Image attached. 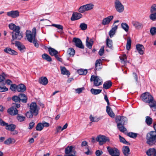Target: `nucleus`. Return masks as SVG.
I'll return each instance as SVG.
<instances>
[{"label": "nucleus", "instance_id": "nucleus-4", "mask_svg": "<svg viewBox=\"0 0 156 156\" xmlns=\"http://www.w3.org/2000/svg\"><path fill=\"white\" fill-rule=\"evenodd\" d=\"M94 5L92 4H88L80 6L79 9V11L80 13H83L86 11L90 10L94 8Z\"/></svg>", "mask_w": 156, "mask_h": 156}, {"label": "nucleus", "instance_id": "nucleus-9", "mask_svg": "<svg viewBox=\"0 0 156 156\" xmlns=\"http://www.w3.org/2000/svg\"><path fill=\"white\" fill-rule=\"evenodd\" d=\"M90 81H94V84L95 86H98L102 84V82L101 81L99 78L98 76H95L94 75H92L91 76Z\"/></svg>", "mask_w": 156, "mask_h": 156}, {"label": "nucleus", "instance_id": "nucleus-29", "mask_svg": "<svg viewBox=\"0 0 156 156\" xmlns=\"http://www.w3.org/2000/svg\"><path fill=\"white\" fill-rule=\"evenodd\" d=\"M39 83L43 85H46L48 83L47 78L45 77H41L39 80Z\"/></svg>", "mask_w": 156, "mask_h": 156}, {"label": "nucleus", "instance_id": "nucleus-39", "mask_svg": "<svg viewBox=\"0 0 156 156\" xmlns=\"http://www.w3.org/2000/svg\"><path fill=\"white\" fill-rule=\"evenodd\" d=\"M102 90L101 89H95L92 88L90 90V92L93 94L96 95L98 94L101 93Z\"/></svg>", "mask_w": 156, "mask_h": 156}, {"label": "nucleus", "instance_id": "nucleus-28", "mask_svg": "<svg viewBox=\"0 0 156 156\" xmlns=\"http://www.w3.org/2000/svg\"><path fill=\"white\" fill-rule=\"evenodd\" d=\"M89 38L88 37H87L86 40V46L89 48L91 49L92 48L94 41L92 39H90L89 41Z\"/></svg>", "mask_w": 156, "mask_h": 156}, {"label": "nucleus", "instance_id": "nucleus-25", "mask_svg": "<svg viewBox=\"0 0 156 156\" xmlns=\"http://www.w3.org/2000/svg\"><path fill=\"white\" fill-rule=\"evenodd\" d=\"M132 24L136 29H140L143 27V24L137 21H133L132 22Z\"/></svg>", "mask_w": 156, "mask_h": 156}, {"label": "nucleus", "instance_id": "nucleus-13", "mask_svg": "<svg viewBox=\"0 0 156 156\" xmlns=\"http://www.w3.org/2000/svg\"><path fill=\"white\" fill-rule=\"evenodd\" d=\"M73 42L75 43V45L76 47L82 49L84 48V46L82 44V41L79 38H74L73 40Z\"/></svg>", "mask_w": 156, "mask_h": 156}, {"label": "nucleus", "instance_id": "nucleus-56", "mask_svg": "<svg viewBox=\"0 0 156 156\" xmlns=\"http://www.w3.org/2000/svg\"><path fill=\"white\" fill-rule=\"evenodd\" d=\"M17 86L15 84H11L10 89L12 91H16V89H17Z\"/></svg>", "mask_w": 156, "mask_h": 156}, {"label": "nucleus", "instance_id": "nucleus-23", "mask_svg": "<svg viewBox=\"0 0 156 156\" xmlns=\"http://www.w3.org/2000/svg\"><path fill=\"white\" fill-rule=\"evenodd\" d=\"M20 102L21 101L23 103H26L27 100V96L23 94H21L19 95Z\"/></svg>", "mask_w": 156, "mask_h": 156}, {"label": "nucleus", "instance_id": "nucleus-35", "mask_svg": "<svg viewBox=\"0 0 156 156\" xmlns=\"http://www.w3.org/2000/svg\"><path fill=\"white\" fill-rule=\"evenodd\" d=\"M48 51L50 54L52 56H54L56 55V54H58V53L57 51L51 47L48 48Z\"/></svg>", "mask_w": 156, "mask_h": 156}, {"label": "nucleus", "instance_id": "nucleus-41", "mask_svg": "<svg viewBox=\"0 0 156 156\" xmlns=\"http://www.w3.org/2000/svg\"><path fill=\"white\" fill-rule=\"evenodd\" d=\"M42 58L48 62H51L52 61L51 57L49 55L45 53L42 55Z\"/></svg>", "mask_w": 156, "mask_h": 156}, {"label": "nucleus", "instance_id": "nucleus-14", "mask_svg": "<svg viewBox=\"0 0 156 156\" xmlns=\"http://www.w3.org/2000/svg\"><path fill=\"white\" fill-rule=\"evenodd\" d=\"M66 154H73L75 155L76 152L72 146H68L65 149Z\"/></svg>", "mask_w": 156, "mask_h": 156}, {"label": "nucleus", "instance_id": "nucleus-15", "mask_svg": "<svg viewBox=\"0 0 156 156\" xmlns=\"http://www.w3.org/2000/svg\"><path fill=\"white\" fill-rule=\"evenodd\" d=\"M82 14L79 12H73L71 18V20L72 21H75L78 20L82 17Z\"/></svg>", "mask_w": 156, "mask_h": 156}, {"label": "nucleus", "instance_id": "nucleus-40", "mask_svg": "<svg viewBox=\"0 0 156 156\" xmlns=\"http://www.w3.org/2000/svg\"><path fill=\"white\" fill-rule=\"evenodd\" d=\"M131 44V40L130 37H128L127 39V41L126 45V48L127 50H130Z\"/></svg>", "mask_w": 156, "mask_h": 156}, {"label": "nucleus", "instance_id": "nucleus-62", "mask_svg": "<svg viewBox=\"0 0 156 156\" xmlns=\"http://www.w3.org/2000/svg\"><path fill=\"white\" fill-rule=\"evenodd\" d=\"M103 153V152L102 151L100 150H97L96 151L95 154L97 156H100Z\"/></svg>", "mask_w": 156, "mask_h": 156}, {"label": "nucleus", "instance_id": "nucleus-8", "mask_svg": "<svg viewBox=\"0 0 156 156\" xmlns=\"http://www.w3.org/2000/svg\"><path fill=\"white\" fill-rule=\"evenodd\" d=\"M115 121L117 124L124 125L127 121V118L125 117L119 115L116 117Z\"/></svg>", "mask_w": 156, "mask_h": 156}, {"label": "nucleus", "instance_id": "nucleus-37", "mask_svg": "<svg viewBox=\"0 0 156 156\" xmlns=\"http://www.w3.org/2000/svg\"><path fill=\"white\" fill-rule=\"evenodd\" d=\"M153 119L152 118L149 116H147L145 117V122L147 125L150 126L152 123Z\"/></svg>", "mask_w": 156, "mask_h": 156}, {"label": "nucleus", "instance_id": "nucleus-5", "mask_svg": "<svg viewBox=\"0 0 156 156\" xmlns=\"http://www.w3.org/2000/svg\"><path fill=\"white\" fill-rule=\"evenodd\" d=\"M107 149L109 154L112 156H119V151L117 148H112L108 147H107Z\"/></svg>", "mask_w": 156, "mask_h": 156}, {"label": "nucleus", "instance_id": "nucleus-57", "mask_svg": "<svg viewBox=\"0 0 156 156\" xmlns=\"http://www.w3.org/2000/svg\"><path fill=\"white\" fill-rule=\"evenodd\" d=\"M104 48L105 46H103L100 49L98 53L100 56H102L104 52Z\"/></svg>", "mask_w": 156, "mask_h": 156}, {"label": "nucleus", "instance_id": "nucleus-36", "mask_svg": "<svg viewBox=\"0 0 156 156\" xmlns=\"http://www.w3.org/2000/svg\"><path fill=\"white\" fill-rule=\"evenodd\" d=\"M155 149L154 148H151L149 149L146 152L148 156L153 155L154 156L155 154Z\"/></svg>", "mask_w": 156, "mask_h": 156}, {"label": "nucleus", "instance_id": "nucleus-6", "mask_svg": "<svg viewBox=\"0 0 156 156\" xmlns=\"http://www.w3.org/2000/svg\"><path fill=\"white\" fill-rule=\"evenodd\" d=\"M114 7L118 12L121 13L124 10V7L121 2L119 1H115Z\"/></svg>", "mask_w": 156, "mask_h": 156}, {"label": "nucleus", "instance_id": "nucleus-17", "mask_svg": "<svg viewBox=\"0 0 156 156\" xmlns=\"http://www.w3.org/2000/svg\"><path fill=\"white\" fill-rule=\"evenodd\" d=\"M7 112L12 115H15L18 114V112L16 108L12 107L8 109Z\"/></svg>", "mask_w": 156, "mask_h": 156}, {"label": "nucleus", "instance_id": "nucleus-45", "mask_svg": "<svg viewBox=\"0 0 156 156\" xmlns=\"http://www.w3.org/2000/svg\"><path fill=\"white\" fill-rule=\"evenodd\" d=\"M117 127L119 130L121 132H124L126 131V129L124 127V125H121L119 124H117Z\"/></svg>", "mask_w": 156, "mask_h": 156}, {"label": "nucleus", "instance_id": "nucleus-16", "mask_svg": "<svg viewBox=\"0 0 156 156\" xmlns=\"http://www.w3.org/2000/svg\"><path fill=\"white\" fill-rule=\"evenodd\" d=\"M113 16H110L104 18L101 22L102 24L105 26L109 24L111 20L113 19Z\"/></svg>", "mask_w": 156, "mask_h": 156}, {"label": "nucleus", "instance_id": "nucleus-20", "mask_svg": "<svg viewBox=\"0 0 156 156\" xmlns=\"http://www.w3.org/2000/svg\"><path fill=\"white\" fill-rule=\"evenodd\" d=\"M136 48L139 54L141 55H142L144 54V50L145 48L142 45L140 44H136Z\"/></svg>", "mask_w": 156, "mask_h": 156}, {"label": "nucleus", "instance_id": "nucleus-1", "mask_svg": "<svg viewBox=\"0 0 156 156\" xmlns=\"http://www.w3.org/2000/svg\"><path fill=\"white\" fill-rule=\"evenodd\" d=\"M141 98L143 101L148 103L153 111L156 112V101L150 93L147 92L143 93L141 96Z\"/></svg>", "mask_w": 156, "mask_h": 156}, {"label": "nucleus", "instance_id": "nucleus-11", "mask_svg": "<svg viewBox=\"0 0 156 156\" xmlns=\"http://www.w3.org/2000/svg\"><path fill=\"white\" fill-rule=\"evenodd\" d=\"M7 15L13 18H15L19 16L20 12L18 10H12L7 12Z\"/></svg>", "mask_w": 156, "mask_h": 156}, {"label": "nucleus", "instance_id": "nucleus-53", "mask_svg": "<svg viewBox=\"0 0 156 156\" xmlns=\"http://www.w3.org/2000/svg\"><path fill=\"white\" fill-rule=\"evenodd\" d=\"M80 27L82 30H85L87 29V25L85 23H83L80 24Z\"/></svg>", "mask_w": 156, "mask_h": 156}, {"label": "nucleus", "instance_id": "nucleus-52", "mask_svg": "<svg viewBox=\"0 0 156 156\" xmlns=\"http://www.w3.org/2000/svg\"><path fill=\"white\" fill-rule=\"evenodd\" d=\"M150 12H156V4H153L150 8Z\"/></svg>", "mask_w": 156, "mask_h": 156}, {"label": "nucleus", "instance_id": "nucleus-19", "mask_svg": "<svg viewBox=\"0 0 156 156\" xmlns=\"http://www.w3.org/2000/svg\"><path fill=\"white\" fill-rule=\"evenodd\" d=\"M4 51L5 53L12 55H16L17 54V52L16 51L9 47L5 48Z\"/></svg>", "mask_w": 156, "mask_h": 156}, {"label": "nucleus", "instance_id": "nucleus-7", "mask_svg": "<svg viewBox=\"0 0 156 156\" xmlns=\"http://www.w3.org/2000/svg\"><path fill=\"white\" fill-rule=\"evenodd\" d=\"M96 140L99 142V144L101 145H102L106 142L109 141V139L108 137L103 135L98 136L96 138Z\"/></svg>", "mask_w": 156, "mask_h": 156}, {"label": "nucleus", "instance_id": "nucleus-43", "mask_svg": "<svg viewBox=\"0 0 156 156\" xmlns=\"http://www.w3.org/2000/svg\"><path fill=\"white\" fill-rule=\"evenodd\" d=\"M78 73L80 75H85L87 73V69H80L77 70Z\"/></svg>", "mask_w": 156, "mask_h": 156}, {"label": "nucleus", "instance_id": "nucleus-34", "mask_svg": "<svg viewBox=\"0 0 156 156\" xmlns=\"http://www.w3.org/2000/svg\"><path fill=\"white\" fill-rule=\"evenodd\" d=\"M112 83L110 81H108L104 83L103 84V87L104 88L107 89L110 88L112 86Z\"/></svg>", "mask_w": 156, "mask_h": 156}, {"label": "nucleus", "instance_id": "nucleus-31", "mask_svg": "<svg viewBox=\"0 0 156 156\" xmlns=\"http://www.w3.org/2000/svg\"><path fill=\"white\" fill-rule=\"evenodd\" d=\"M51 26L57 28L58 30V33L61 34L63 33V27L62 25L60 24H53L51 25Z\"/></svg>", "mask_w": 156, "mask_h": 156}, {"label": "nucleus", "instance_id": "nucleus-24", "mask_svg": "<svg viewBox=\"0 0 156 156\" xmlns=\"http://www.w3.org/2000/svg\"><path fill=\"white\" fill-rule=\"evenodd\" d=\"M9 27L10 29L13 30V32L18 31L19 30H20V29L19 26H16L13 23L9 24Z\"/></svg>", "mask_w": 156, "mask_h": 156}, {"label": "nucleus", "instance_id": "nucleus-55", "mask_svg": "<svg viewBox=\"0 0 156 156\" xmlns=\"http://www.w3.org/2000/svg\"><path fill=\"white\" fill-rule=\"evenodd\" d=\"M150 32L152 35H154L156 34V27H153L151 28Z\"/></svg>", "mask_w": 156, "mask_h": 156}, {"label": "nucleus", "instance_id": "nucleus-51", "mask_svg": "<svg viewBox=\"0 0 156 156\" xmlns=\"http://www.w3.org/2000/svg\"><path fill=\"white\" fill-rule=\"evenodd\" d=\"M137 133H133L132 132H129L127 133L128 136L133 138H136L137 136Z\"/></svg>", "mask_w": 156, "mask_h": 156}, {"label": "nucleus", "instance_id": "nucleus-33", "mask_svg": "<svg viewBox=\"0 0 156 156\" xmlns=\"http://www.w3.org/2000/svg\"><path fill=\"white\" fill-rule=\"evenodd\" d=\"M106 45L110 48L112 49L113 48V42L112 40L108 37L106 40Z\"/></svg>", "mask_w": 156, "mask_h": 156}, {"label": "nucleus", "instance_id": "nucleus-50", "mask_svg": "<svg viewBox=\"0 0 156 156\" xmlns=\"http://www.w3.org/2000/svg\"><path fill=\"white\" fill-rule=\"evenodd\" d=\"M12 100L15 102L20 103V102L19 95L18 96L16 95L14 96L12 98Z\"/></svg>", "mask_w": 156, "mask_h": 156}, {"label": "nucleus", "instance_id": "nucleus-12", "mask_svg": "<svg viewBox=\"0 0 156 156\" xmlns=\"http://www.w3.org/2000/svg\"><path fill=\"white\" fill-rule=\"evenodd\" d=\"M26 36L28 41L31 43L33 42L35 40V34H33L30 31L27 30L26 32Z\"/></svg>", "mask_w": 156, "mask_h": 156}, {"label": "nucleus", "instance_id": "nucleus-63", "mask_svg": "<svg viewBox=\"0 0 156 156\" xmlns=\"http://www.w3.org/2000/svg\"><path fill=\"white\" fill-rule=\"evenodd\" d=\"M84 90V88L83 87L82 88H79L75 90L76 92L77 93L80 94L81 93L82 91Z\"/></svg>", "mask_w": 156, "mask_h": 156}, {"label": "nucleus", "instance_id": "nucleus-48", "mask_svg": "<svg viewBox=\"0 0 156 156\" xmlns=\"http://www.w3.org/2000/svg\"><path fill=\"white\" fill-rule=\"evenodd\" d=\"M119 137L120 141L121 142L127 145L130 144L129 142L127 141L123 137H122L120 135H119Z\"/></svg>", "mask_w": 156, "mask_h": 156}, {"label": "nucleus", "instance_id": "nucleus-49", "mask_svg": "<svg viewBox=\"0 0 156 156\" xmlns=\"http://www.w3.org/2000/svg\"><path fill=\"white\" fill-rule=\"evenodd\" d=\"M67 53L70 56H73L75 54V51L73 48H69L67 51Z\"/></svg>", "mask_w": 156, "mask_h": 156}, {"label": "nucleus", "instance_id": "nucleus-38", "mask_svg": "<svg viewBox=\"0 0 156 156\" xmlns=\"http://www.w3.org/2000/svg\"><path fill=\"white\" fill-rule=\"evenodd\" d=\"M61 72L62 74L64 75H70V73L69 71L67 70L65 67H61Z\"/></svg>", "mask_w": 156, "mask_h": 156}, {"label": "nucleus", "instance_id": "nucleus-22", "mask_svg": "<svg viewBox=\"0 0 156 156\" xmlns=\"http://www.w3.org/2000/svg\"><path fill=\"white\" fill-rule=\"evenodd\" d=\"M95 70H100L102 67L101 60L100 59L97 60L95 63Z\"/></svg>", "mask_w": 156, "mask_h": 156}, {"label": "nucleus", "instance_id": "nucleus-60", "mask_svg": "<svg viewBox=\"0 0 156 156\" xmlns=\"http://www.w3.org/2000/svg\"><path fill=\"white\" fill-rule=\"evenodd\" d=\"M33 115H34L33 113H32L30 112V111H29V112H27L26 114V116L29 118H32L33 117Z\"/></svg>", "mask_w": 156, "mask_h": 156}, {"label": "nucleus", "instance_id": "nucleus-32", "mask_svg": "<svg viewBox=\"0 0 156 156\" xmlns=\"http://www.w3.org/2000/svg\"><path fill=\"white\" fill-rule=\"evenodd\" d=\"M26 86L23 84L17 86V90L18 92H23L26 90Z\"/></svg>", "mask_w": 156, "mask_h": 156}, {"label": "nucleus", "instance_id": "nucleus-61", "mask_svg": "<svg viewBox=\"0 0 156 156\" xmlns=\"http://www.w3.org/2000/svg\"><path fill=\"white\" fill-rule=\"evenodd\" d=\"M127 57L126 55L124 54L123 55V56L120 58V60L122 62L125 63L126 61Z\"/></svg>", "mask_w": 156, "mask_h": 156}, {"label": "nucleus", "instance_id": "nucleus-46", "mask_svg": "<svg viewBox=\"0 0 156 156\" xmlns=\"http://www.w3.org/2000/svg\"><path fill=\"white\" fill-rule=\"evenodd\" d=\"M149 18L151 20L153 21L156 20V12H151Z\"/></svg>", "mask_w": 156, "mask_h": 156}, {"label": "nucleus", "instance_id": "nucleus-3", "mask_svg": "<svg viewBox=\"0 0 156 156\" xmlns=\"http://www.w3.org/2000/svg\"><path fill=\"white\" fill-rule=\"evenodd\" d=\"M39 109L36 103L33 102L30 104L29 111L33 113L34 115L36 116L38 114Z\"/></svg>", "mask_w": 156, "mask_h": 156}, {"label": "nucleus", "instance_id": "nucleus-44", "mask_svg": "<svg viewBox=\"0 0 156 156\" xmlns=\"http://www.w3.org/2000/svg\"><path fill=\"white\" fill-rule=\"evenodd\" d=\"M15 142V140L14 139H12L11 138H9L4 142V144H9Z\"/></svg>", "mask_w": 156, "mask_h": 156}, {"label": "nucleus", "instance_id": "nucleus-26", "mask_svg": "<svg viewBox=\"0 0 156 156\" xmlns=\"http://www.w3.org/2000/svg\"><path fill=\"white\" fill-rule=\"evenodd\" d=\"M118 28V26L115 25L114 26L112 27L111 30L109 32V35L110 38H112L115 33L116 30Z\"/></svg>", "mask_w": 156, "mask_h": 156}, {"label": "nucleus", "instance_id": "nucleus-54", "mask_svg": "<svg viewBox=\"0 0 156 156\" xmlns=\"http://www.w3.org/2000/svg\"><path fill=\"white\" fill-rule=\"evenodd\" d=\"M17 119L20 122H22L25 119V117L18 115L17 116Z\"/></svg>", "mask_w": 156, "mask_h": 156}, {"label": "nucleus", "instance_id": "nucleus-10", "mask_svg": "<svg viewBox=\"0 0 156 156\" xmlns=\"http://www.w3.org/2000/svg\"><path fill=\"white\" fill-rule=\"evenodd\" d=\"M12 37H14L17 40H20L23 37V34L20 30L12 32Z\"/></svg>", "mask_w": 156, "mask_h": 156}, {"label": "nucleus", "instance_id": "nucleus-2", "mask_svg": "<svg viewBox=\"0 0 156 156\" xmlns=\"http://www.w3.org/2000/svg\"><path fill=\"white\" fill-rule=\"evenodd\" d=\"M147 143L151 145L156 142V131H152L148 133L147 135Z\"/></svg>", "mask_w": 156, "mask_h": 156}, {"label": "nucleus", "instance_id": "nucleus-21", "mask_svg": "<svg viewBox=\"0 0 156 156\" xmlns=\"http://www.w3.org/2000/svg\"><path fill=\"white\" fill-rule=\"evenodd\" d=\"M15 45L17 47L18 49L21 52L24 51L25 49V47L20 42H16L15 43Z\"/></svg>", "mask_w": 156, "mask_h": 156}, {"label": "nucleus", "instance_id": "nucleus-58", "mask_svg": "<svg viewBox=\"0 0 156 156\" xmlns=\"http://www.w3.org/2000/svg\"><path fill=\"white\" fill-rule=\"evenodd\" d=\"M90 119L93 122H97L99 120L98 118L92 117L91 115L90 117Z\"/></svg>", "mask_w": 156, "mask_h": 156}, {"label": "nucleus", "instance_id": "nucleus-59", "mask_svg": "<svg viewBox=\"0 0 156 156\" xmlns=\"http://www.w3.org/2000/svg\"><path fill=\"white\" fill-rule=\"evenodd\" d=\"M5 74L3 73L2 74V75H0V83L4 81L5 80Z\"/></svg>", "mask_w": 156, "mask_h": 156}, {"label": "nucleus", "instance_id": "nucleus-18", "mask_svg": "<svg viewBox=\"0 0 156 156\" xmlns=\"http://www.w3.org/2000/svg\"><path fill=\"white\" fill-rule=\"evenodd\" d=\"M3 126H5V129L11 131H14V130L16 128V126L13 124H10L9 125L7 123H4V124H3Z\"/></svg>", "mask_w": 156, "mask_h": 156}, {"label": "nucleus", "instance_id": "nucleus-42", "mask_svg": "<svg viewBox=\"0 0 156 156\" xmlns=\"http://www.w3.org/2000/svg\"><path fill=\"white\" fill-rule=\"evenodd\" d=\"M122 28L126 32H128L129 29V27L128 25L126 23H122L121 24Z\"/></svg>", "mask_w": 156, "mask_h": 156}, {"label": "nucleus", "instance_id": "nucleus-30", "mask_svg": "<svg viewBox=\"0 0 156 156\" xmlns=\"http://www.w3.org/2000/svg\"><path fill=\"white\" fill-rule=\"evenodd\" d=\"M106 112L111 117L114 118L115 115L111 108L108 105L106 107Z\"/></svg>", "mask_w": 156, "mask_h": 156}, {"label": "nucleus", "instance_id": "nucleus-47", "mask_svg": "<svg viewBox=\"0 0 156 156\" xmlns=\"http://www.w3.org/2000/svg\"><path fill=\"white\" fill-rule=\"evenodd\" d=\"M43 128L42 124L41 123H38L36 126V129L37 131H41Z\"/></svg>", "mask_w": 156, "mask_h": 156}, {"label": "nucleus", "instance_id": "nucleus-27", "mask_svg": "<svg viewBox=\"0 0 156 156\" xmlns=\"http://www.w3.org/2000/svg\"><path fill=\"white\" fill-rule=\"evenodd\" d=\"M122 152L125 156H128L129 154L130 149L128 146L123 147L122 148Z\"/></svg>", "mask_w": 156, "mask_h": 156}, {"label": "nucleus", "instance_id": "nucleus-64", "mask_svg": "<svg viewBox=\"0 0 156 156\" xmlns=\"http://www.w3.org/2000/svg\"><path fill=\"white\" fill-rule=\"evenodd\" d=\"M8 90V89L5 87H1L0 86V92H5Z\"/></svg>", "mask_w": 156, "mask_h": 156}]
</instances>
